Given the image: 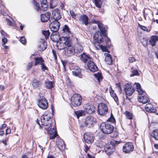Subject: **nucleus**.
<instances>
[{"label":"nucleus","instance_id":"9b49d317","mask_svg":"<svg viewBox=\"0 0 158 158\" xmlns=\"http://www.w3.org/2000/svg\"><path fill=\"white\" fill-rule=\"evenodd\" d=\"M83 136L85 141L88 143H92L94 142V137L92 133L86 132L84 135Z\"/></svg>","mask_w":158,"mask_h":158},{"label":"nucleus","instance_id":"2f4dec72","mask_svg":"<svg viewBox=\"0 0 158 158\" xmlns=\"http://www.w3.org/2000/svg\"><path fill=\"white\" fill-rule=\"evenodd\" d=\"M66 49L67 52L69 54V56H70L71 55H73V54L74 51H75V49L73 46H71V44L67 46Z\"/></svg>","mask_w":158,"mask_h":158},{"label":"nucleus","instance_id":"a19ab883","mask_svg":"<svg viewBox=\"0 0 158 158\" xmlns=\"http://www.w3.org/2000/svg\"><path fill=\"white\" fill-rule=\"evenodd\" d=\"M95 4L96 6L99 8H101L102 3V0H94Z\"/></svg>","mask_w":158,"mask_h":158},{"label":"nucleus","instance_id":"e2e57ef3","mask_svg":"<svg viewBox=\"0 0 158 158\" xmlns=\"http://www.w3.org/2000/svg\"><path fill=\"white\" fill-rule=\"evenodd\" d=\"M50 89L51 88H53L55 85V83L54 82L50 81Z\"/></svg>","mask_w":158,"mask_h":158},{"label":"nucleus","instance_id":"f03ea898","mask_svg":"<svg viewBox=\"0 0 158 158\" xmlns=\"http://www.w3.org/2000/svg\"><path fill=\"white\" fill-rule=\"evenodd\" d=\"M98 27L100 30L101 32L98 31L94 33L93 38L94 40L98 43L100 44L104 41V39L102 36L103 35L105 37L107 36L106 33L107 31V27H103L102 24L98 25Z\"/></svg>","mask_w":158,"mask_h":158},{"label":"nucleus","instance_id":"680f3d73","mask_svg":"<svg viewBox=\"0 0 158 158\" xmlns=\"http://www.w3.org/2000/svg\"><path fill=\"white\" fill-rule=\"evenodd\" d=\"M135 58L133 57H131L129 58V61L130 62H132L135 61Z\"/></svg>","mask_w":158,"mask_h":158},{"label":"nucleus","instance_id":"c03bdc74","mask_svg":"<svg viewBox=\"0 0 158 158\" xmlns=\"http://www.w3.org/2000/svg\"><path fill=\"white\" fill-rule=\"evenodd\" d=\"M107 121L113 123L115 122V120L114 118V116L112 114H111L110 117L108 119Z\"/></svg>","mask_w":158,"mask_h":158},{"label":"nucleus","instance_id":"aec40b11","mask_svg":"<svg viewBox=\"0 0 158 158\" xmlns=\"http://www.w3.org/2000/svg\"><path fill=\"white\" fill-rule=\"evenodd\" d=\"M138 100L139 102L143 104H145L150 101L148 98L146 96L142 95H139L138 96Z\"/></svg>","mask_w":158,"mask_h":158},{"label":"nucleus","instance_id":"3c124183","mask_svg":"<svg viewBox=\"0 0 158 158\" xmlns=\"http://www.w3.org/2000/svg\"><path fill=\"white\" fill-rule=\"evenodd\" d=\"M138 74V71L137 70H134L132 72V74L130 75V76L133 77L135 75H137Z\"/></svg>","mask_w":158,"mask_h":158},{"label":"nucleus","instance_id":"5fc2aeb1","mask_svg":"<svg viewBox=\"0 0 158 158\" xmlns=\"http://www.w3.org/2000/svg\"><path fill=\"white\" fill-rule=\"evenodd\" d=\"M2 46H3V45L5 44L7 42V39L5 37L3 38L2 39Z\"/></svg>","mask_w":158,"mask_h":158},{"label":"nucleus","instance_id":"a211bd4d","mask_svg":"<svg viewBox=\"0 0 158 158\" xmlns=\"http://www.w3.org/2000/svg\"><path fill=\"white\" fill-rule=\"evenodd\" d=\"M47 43L44 40L41 39L38 45V49L40 51H43L47 48Z\"/></svg>","mask_w":158,"mask_h":158},{"label":"nucleus","instance_id":"a18cd8bd","mask_svg":"<svg viewBox=\"0 0 158 158\" xmlns=\"http://www.w3.org/2000/svg\"><path fill=\"white\" fill-rule=\"evenodd\" d=\"M52 55L53 56L55 60L56 61L57 60V55L56 51L54 50H52Z\"/></svg>","mask_w":158,"mask_h":158},{"label":"nucleus","instance_id":"393cba45","mask_svg":"<svg viewBox=\"0 0 158 158\" xmlns=\"http://www.w3.org/2000/svg\"><path fill=\"white\" fill-rule=\"evenodd\" d=\"M59 40L61 42H62V43H64V44H65L67 46L68 45L69 46V45H70V42L69 41L68 37L66 36L62 37L60 38Z\"/></svg>","mask_w":158,"mask_h":158},{"label":"nucleus","instance_id":"4be33fe9","mask_svg":"<svg viewBox=\"0 0 158 158\" xmlns=\"http://www.w3.org/2000/svg\"><path fill=\"white\" fill-rule=\"evenodd\" d=\"M88 18L87 15H83L80 16L79 21L81 24L87 25L88 24Z\"/></svg>","mask_w":158,"mask_h":158},{"label":"nucleus","instance_id":"e433bc0d","mask_svg":"<svg viewBox=\"0 0 158 158\" xmlns=\"http://www.w3.org/2000/svg\"><path fill=\"white\" fill-rule=\"evenodd\" d=\"M111 90L110 89V92L111 96L113 98L114 100L116 102L118 101V97L116 95L115 93L114 92L113 90L111 87H110Z\"/></svg>","mask_w":158,"mask_h":158},{"label":"nucleus","instance_id":"7ed1b4c3","mask_svg":"<svg viewBox=\"0 0 158 158\" xmlns=\"http://www.w3.org/2000/svg\"><path fill=\"white\" fill-rule=\"evenodd\" d=\"M120 143V141H118L114 140L110 141V143L105 146V151L108 155H110L115 151L116 146Z\"/></svg>","mask_w":158,"mask_h":158},{"label":"nucleus","instance_id":"bf43d9fd","mask_svg":"<svg viewBox=\"0 0 158 158\" xmlns=\"http://www.w3.org/2000/svg\"><path fill=\"white\" fill-rule=\"evenodd\" d=\"M92 21L94 23H95L97 24L98 27V25H100L101 24V23L99 21H97L94 19Z\"/></svg>","mask_w":158,"mask_h":158},{"label":"nucleus","instance_id":"72a5a7b5","mask_svg":"<svg viewBox=\"0 0 158 158\" xmlns=\"http://www.w3.org/2000/svg\"><path fill=\"white\" fill-rule=\"evenodd\" d=\"M83 47L80 44H76L75 48V51L77 52H81L83 50Z\"/></svg>","mask_w":158,"mask_h":158},{"label":"nucleus","instance_id":"5701e85b","mask_svg":"<svg viewBox=\"0 0 158 158\" xmlns=\"http://www.w3.org/2000/svg\"><path fill=\"white\" fill-rule=\"evenodd\" d=\"M72 74L73 75L81 77L82 75L81 73V70L78 66H75L72 71Z\"/></svg>","mask_w":158,"mask_h":158},{"label":"nucleus","instance_id":"4468645a","mask_svg":"<svg viewBox=\"0 0 158 158\" xmlns=\"http://www.w3.org/2000/svg\"><path fill=\"white\" fill-rule=\"evenodd\" d=\"M60 25L58 20H54L50 23V29L52 32H58Z\"/></svg>","mask_w":158,"mask_h":158},{"label":"nucleus","instance_id":"603ef678","mask_svg":"<svg viewBox=\"0 0 158 158\" xmlns=\"http://www.w3.org/2000/svg\"><path fill=\"white\" fill-rule=\"evenodd\" d=\"M20 42L23 44H25L26 42V40L24 37H22L20 39Z\"/></svg>","mask_w":158,"mask_h":158},{"label":"nucleus","instance_id":"dca6fc26","mask_svg":"<svg viewBox=\"0 0 158 158\" xmlns=\"http://www.w3.org/2000/svg\"><path fill=\"white\" fill-rule=\"evenodd\" d=\"M40 3L41 4V7H39L37 5H36L37 7V10L38 11L39 9L42 11H45L48 8V5H47V0H40Z\"/></svg>","mask_w":158,"mask_h":158},{"label":"nucleus","instance_id":"f8f14e48","mask_svg":"<svg viewBox=\"0 0 158 158\" xmlns=\"http://www.w3.org/2000/svg\"><path fill=\"white\" fill-rule=\"evenodd\" d=\"M60 10L57 8H55L52 11L51 19L55 20H58L61 18L60 15Z\"/></svg>","mask_w":158,"mask_h":158},{"label":"nucleus","instance_id":"473e14b6","mask_svg":"<svg viewBox=\"0 0 158 158\" xmlns=\"http://www.w3.org/2000/svg\"><path fill=\"white\" fill-rule=\"evenodd\" d=\"M74 114L76 115L77 118L81 116H85V111L83 110H79L74 112Z\"/></svg>","mask_w":158,"mask_h":158},{"label":"nucleus","instance_id":"2eb2a0df","mask_svg":"<svg viewBox=\"0 0 158 158\" xmlns=\"http://www.w3.org/2000/svg\"><path fill=\"white\" fill-rule=\"evenodd\" d=\"M143 13L145 20L150 19V18L153 17V12L150 9L147 8L144 9Z\"/></svg>","mask_w":158,"mask_h":158},{"label":"nucleus","instance_id":"cd10ccee","mask_svg":"<svg viewBox=\"0 0 158 158\" xmlns=\"http://www.w3.org/2000/svg\"><path fill=\"white\" fill-rule=\"evenodd\" d=\"M134 85L135 86V88L137 89V91L139 95H142V94L144 93V91L142 89L140 84L138 83H135L134 84Z\"/></svg>","mask_w":158,"mask_h":158},{"label":"nucleus","instance_id":"79ce46f5","mask_svg":"<svg viewBox=\"0 0 158 158\" xmlns=\"http://www.w3.org/2000/svg\"><path fill=\"white\" fill-rule=\"evenodd\" d=\"M42 33L43 35L45 36L46 39H47L48 38L49 35V30L47 31H43Z\"/></svg>","mask_w":158,"mask_h":158},{"label":"nucleus","instance_id":"8fccbe9b","mask_svg":"<svg viewBox=\"0 0 158 158\" xmlns=\"http://www.w3.org/2000/svg\"><path fill=\"white\" fill-rule=\"evenodd\" d=\"M70 15L72 17L75 19L76 16V15L75 13L74 12L73 10H70L69 11Z\"/></svg>","mask_w":158,"mask_h":158},{"label":"nucleus","instance_id":"39448f33","mask_svg":"<svg viewBox=\"0 0 158 158\" xmlns=\"http://www.w3.org/2000/svg\"><path fill=\"white\" fill-rule=\"evenodd\" d=\"M102 131L103 133L106 134H110L114 130V126L110 124L102 123L100 126Z\"/></svg>","mask_w":158,"mask_h":158},{"label":"nucleus","instance_id":"49530a36","mask_svg":"<svg viewBox=\"0 0 158 158\" xmlns=\"http://www.w3.org/2000/svg\"><path fill=\"white\" fill-rule=\"evenodd\" d=\"M6 21L8 25L10 26H14V23L10 19L7 18L6 19Z\"/></svg>","mask_w":158,"mask_h":158},{"label":"nucleus","instance_id":"864d4df0","mask_svg":"<svg viewBox=\"0 0 158 158\" xmlns=\"http://www.w3.org/2000/svg\"><path fill=\"white\" fill-rule=\"evenodd\" d=\"M138 25L139 27L140 28L142 29L143 31H148V29L146 27L144 26H142L139 24H138Z\"/></svg>","mask_w":158,"mask_h":158},{"label":"nucleus","instance_id":"13d9d810","mask_svg":"<svg viewBox=\"0 0 158 158\" xmlns=\"http://www.w3.org/2000/svg\"><path fill=\"white\" fill-rule=\"evenodd\" d=\"M41 65V69L43 71H44L45 70L47 69V67L44 65L43 63Z\"/></svg>","mask_w":158,"mask_h":158},{"label":"nucleus","instance_id":"423d86ee","mask_svg":"<svg viewBox=\"0 0 158 158\" xmlns=\"http://www.w3.org/2000/svg\"><path fill=\"white\" fill-rule=\"evenodd\" d=\"M124 90L126 98L130 101L131 99L128 98V96L132 95L135 91L134 89L132 87L131 84L127 83L124 85Z\"/></svg>","mask_w":158,"mask_h":158},{"label":"nucleus","instance_id":"b1692460","mask_svg":"<svg viewBox=\"0 0 158 158\" xmlns=\"http://www.w3.org/2000/svg\"><path fill=\"white\" fill-rule=\"evenodd\" d=\"M104 55L106 56L105 60L106 62L108 64L110 65L112 64L113 60L111 55L110 54L106 53H105Z\"/></svg>","mask_w":158,"mask_h":158},{"label":"nucleus","instance_id":"69168bd1","mask_svg":"<svg viewBox=\"0 0 158 158\" xmlns=\"http://www.w3.org/2000/svg\"><path fill=\"white\" fill-rule=\"evenodd\" d=\"M61 62L64 68L65 69V66L67 64V62L66 61H64L62 60H61Z\"/></svg>","mask_w":158,"mask_h":158},{"label":"nucleus","instance_id":"0eeeda50","mask_svg":"<svg viewBox=\"0 0 158 158\" xmlns=\"http://www.w3.org/2000/svg\"><path fill=\"white\" fill-rule=\"evenodd\" d=\"M108 110L107 105L104 103L99 104L98 106V114L101 115H105Z\"/></svg>","mask_w":158,"mask_h":158},{"label":"nucleus","instance_id":"4d7b16f0","mask_svg":"<svg viewBox=\"0 0 158 158\" xmlns=\"http://www.w3.org/2000/svg\"><path fill=\"white\" fill-rule=\"evenodd\" d=\"M6 127V125L5 124H2L0 126V131L4 129Z\"/></svg>","mask_w":158,"mask_h":158},{"label":"nucleus","instance_id":"37998d69","mask_svg":"<svg viewBox=\"0 0 158 158\" xmlns=\"http://www.w3.org/2000/svg\"><path fill=\"white\" fill-rule=\"evenodd\" d=\"M94 75L98 81H100L101 80H102L101 73H98L97 74H95Z\"/></svg>","mask_w":158,"mask_h":158},{"label":"nucleus","instance_id":"de8ad7c7","mask_svg":"<svg viewBox=\"0 0 158 158\" xmlns=\"http://www.w3.org/2000/svg\"><path fill=\"white\" fill-rule=\"evenodd\" d=\"M118 133L116 132H114L111 133V136L113 138H116L118 136Z\"/></svg>","mask_w":158,"mask_h":158},{"label":"nucleus","instance_id":"c85d7f7f","mask_svg":"<svg viewBox=\"0 0 158 158\" xmlns=\"http://www.w3.org/2000/svg\"><path fill=\"white\" fill-rule=\"evenodd\" d=\"M151 136L155 140L158 141V129H154L152 132Z\"/></svg>","mask_w":158,"mask_h":158},{"label":"nucleus","instance_id":"a878e982","mask_svg":"<svg viewBox=\"0 0 158 158\" xmlns=\"http://www.w3.org/2000/svg\"><path fill=\"white\" fill-rule=\"evenodd\" d=\"M158 38V36H157L153 35L152 36L149 40V42L152 46H155L156 45V42L157 41V39Z\"/></svg>","mask_w":158,"mask_h":158},{"label":"nucleus","instance_id":"1a4fd4ad","mask_svg":"<svg viewBox=\"0 0 158 158\" xmlns=\"http://www.w3.org/2000/svg\"><path fill=\"white\" fill-rule=\"evenodd\" d=\"M96 119L95 117L89 116L86 118L85 124L86 127H91L96 123Z\"/></svg>","mask_w":158,"mask_h":158},{"label":"nucleus","instance_id":"7c9ffc66","mask_svg":"<svg viewBox=\"0 0 158 158\" xmlns=\"http://www.w3.org/2000/svg\"><path fill=\"white\" fill-rule=\"evenodd\" d=\"M56 46L57 48L59 50H63L67 47L65 44H64V43H62L60 40L56 43Z\"/></svg>","mask_w":158,"mask_h":158},{"label":"nucleus","instance_id":"6e6d98bb","mask_svg":"<svg viewBox=\"0 0 158 158\" xmlns=\"http://www.w3.org/2000/svg\"><path fill=\"white\" fill-rule=\"evenodd\" d=\"M32 66V63L31 62L28 63L27 66V70H29L31 68Z\"/></svg>","mask_w":158,"mask_h":158},{"label":"nucleus","instance_id":"774afa93","mask_svg":"<svg viewBox=\"0 0 158 158\" xmlns=\"http://www.w3.org/2000/svg\"><path fill=\"white\" fill-rule=\"evenodd\" d=\"M87 158H94V157L92 155L88 154H87Z\"/></svg>","mask_w":158,"mask_h":158},{"label":"nucleus","instance_id":"338daca9","mask_svg":"<svg viewBox=\"0 0 158 158\" xmlns=\"http://www.w3.org/2000/svg\"><path fill=\"white\" fill-rule=\"evenodd\" d=\"M142 43L144 46H146L147 45L148 41L145 39L144 42H142Z\"/></svg>","mask_w":158,"mask_h":158},{"label":"nucleus","instance_id":"ea45409f","mask_svg":"<svg viewBox=\"0 0 158 158\" xmlns=\"http://www.w3.org/2000/svg\"><path fill=\"white\" fill-rule=\"evenodd\" d=\"M124 114L126 116V118L129 119H132L133 118V115L132 113L126 111L124 113Z\"/></svg>","mask_w":158,"mask_h":158},{"label":"nucleus","instance_id":"412c9836","mask_svg":"<svg viewBox=\"0 0 158 158\" xmlns=\"http://www.w3.org/2000/svg\"><path fill=\"white\" fill-rule=\"evenodd\" d=\"M50 37L53 42L56 43L59 40L60 38L59 37V35L58 32H52Z\"/></svg>","mask_w":158,"mask_h":158},{"label":"nucleus","instance_id":"f3484780","mask_svg":"<svg viewBox=\"0 0 158 158\" xmlns=\"http://www.w3.org/2000/svg\"><path fill=\"white\" fill-rule=\"evenodd\" d=\"M85 110L87 113L92 114L95 111V107L92 104H87L85 105Z\"/></svg>","mask_w":158,"mask_h":158},{"label":"nucleus","instance_id":"c9c22d12","mask_svg":"<svg viewBox=\"0 0 158 158\" xmlns=\"http://www.w3.org/2000/svg\"><path fill=\"white\" fill-rule=\"evenodd\" d=\"M89 59V57L84 53L81 55V59L84 63L87 62Z\"/></svg>","mask_w":158,"mask_h":158},{"label":"nucleus","instance_id":"6e6552de","mask_svg":"<svg viewBox=\"0 0 158 158\" xmlns=\"http://www.w3.org/2000/svg\"><path fill=\"white\" fill-rule=\"evenodd\" d=\"M38 106L43 109H46L48 107V102L47 100L44 97H40L38 100Z\"/></svg>","mask_w":158,"mask_h":158},{"label":"nucleus","instance_id":"f257e3e1","mask_svg":"<svg viewBox=\"0 0 158 158\" xmlns=\"http://www.w3.org/2000/svg\"><path fill=\"white\" fill-rule=\"evenodd\" d=\"M56 137L57 138L56 145L59 150L62 151L65 148V145L63 140L58 136L56 130L55 122L54 120L50 124V139H53Z\"/></svg>","mask_w":158,"mask_h":158},{"label":"nucleus","instance_id":"f704fd0d","mask_svg":"<svg viewBox=\"0 0 158 158\" xmlns=\"http://www.w3.org/2000/svg\"><path fill=\"white\" fill-rule=\"evenodd\" d=\"M35 65L38 64L41 65L44 62V60L42 57H35Z\"/></svg>","mask_w":158,"mask_h":158},{"label":"nucleus","instance_id":"09e8293b","mask_svg":"<svg viewBox=\"0 0 158 158\" xmlns=\"http://www.w3.org/2000/svg\"><path fill=\"white\" fill-rule=\"evenodd\" d=\"M45 85L47 88L49 89V81L48 79L46 80L45 83Z\"/></svg>","mask_w":158,"mask_h":158},{"label":"nucleus","instance_id":"4c0bfd02","mask_svg":"<svg viewBox=\"0 0 158 158\" xmlns=\"http://www.w3.org/2000/svg\"><path fill=\"white\" fill-rule=\"evenodd\" d=\"M152 105L150 103L146 104L145 106V110L148 112H153L154 110L152 108Z\"/></svg>","mask_w":158,"mask_h":158},{"label":"nucleus","instance_id":"ddd939ff","mask_svg":"<svg viewBox=\"0 0 158 158\" xmlns=\"http://www.w3.org/2000/svg\"><path fill=\"white\" fill-rule=\"evenodd\" d=\"M49 114L48 113H45L41 117V124L45 126H47L49 124Z\"/></svg>","mask_w":158,"mask_h":158},{"label":"nucleus","instance_id":"bb28decb","mask_svg":"<svg viewBox=\"0 0 158 158\" xmlns=\"http://www.w3.org/2000/svg\"><path fill=\"white\" fill-rule=\"evenodd\" d=\"M62 31L64 35H69L70 34H71L70 29L67 25H65L63 27Z\"/></svg>","mask_w":158,"mask_h":158},{"label":"nucleus","instance_id":"9d476101","mask_svg":"<svg viewBox=\"0 0 158 158\" xmlns=\"http://www.w3.org/2000/svg\"><path fill=\"white\" fill-rule=\"evenodd\" d=\"M134 149V146L131 142H127L125 143L123 147V151L125 153H130L133 151Z\"/></svg>","mask_w":158,"mask_h":158},{"label":"nucleus","instance_id":"20e7f679","mask_svg":"<svg viewBox=\"0 0 158 158\" xmlns=\"http://www.w3.org/2000/svg\"><path fill=\"white\" fill-rule=\"evenodd\" d=\"M82 102V98L80 95L78 94H74L71 98L72 105L76 107L80 106Z\"/></svg>","mask_w":158,"mask_h":158},{"label":"nucleus","instance_id":"052dcab7","mask_svg":"<svg viewBox=\"0 0 158 158\" xmlns=\"http://www.w3.org/2000/svg\"><path fill=\"white\" fill-rule=\"evenodd\" d=\"M84 150L85 152L86 153L89 149V147H88V146L86 145V144H85L84 146Z\"/></svg>","mask_w":158,"mask_h":158},{"label":"nucleus","instance_id":"c756f323","mask_svg":"<svg viewBox=\"0 0 158 158\" xmlns=\"http://www.w3.org/2000/svg\"><path fill=\"white\" fill-rule=\"evenodd\" d=\"M49 19V14L48 12L47 14L42 15H41V19L43 22H47Z\"/></svg>","mask_w":158,"mask_h":158},{"label":"nucleus","instance_id":"58836bf2","mask_svg":"<svg viewBox=\"0 0 158 158\" xmlns=\"http://www.w3.org/2000/svg\"><path fill=\"white\" fill-rule=\"evenodd\" d=\"M40 82L37 80H34L33 81L32 85L34 88H39L40 86Z\"/></svg>","mask_w":158,"mask_h":158},{"label":"nucleus","instance_id":"0e129e2a","mask_svg":"<svg viewBox=\"0 0 158 158\" xmlns=\"http://www.w3.org/2000/svg\"><path fill=\"white\" fill-rule=\"evenodd\" d=\"M11 132V129L8 128L6 129V135L10 134Z\"/></svg>","mask_w":158,"mask_h":158},{"label":"nucleus","instance_id":"6ab92c4d","mask_svg":"<svg viewBox=\"0 0 158 158\" xmlns=\"http://www.w3.org/2000/svg\"><path fill=\"white\" fill-rule=\"evenodd\" d=\"M88 68L90 71L92 72L97 71L98 68L94 63L91 61L88 62L87 64Z\"/></svg>","mask_w":158,"mask_h":158}]
</instances>
